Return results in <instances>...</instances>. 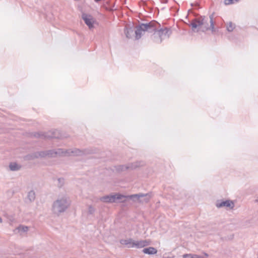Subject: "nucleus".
<instances>
[{"label": "nucleus", "instance_id": "nucleus-19", "mask_svg": "<svg viewBox=\"0 0 258 258\" xmlns=\"http://www.w3.org/2000/svg\"><path fill=\"white\" fill-rule=\"evenodd\" d=\"M35 192L34 190H30L27 195V200L30 203L33 202L35 199Z\"/></svg>", "mask_w": 258, "mask_h": 258}, {"label": "nucleus", "instance_id": "nucleus-1", "mask_svg": "<svg viewBox=\"0 0 258 258\" xmlns=\"http://www.w3.org/2000/svg\"><path fill=\"white\" fill-rule=\"evenodd\" d=\"M160 24L155 20H152L148 23H141L136 27V30L135 31L136 39H139L142 37V31H147L149 33L154 32V37L158 36L160 38L157 42L161 43L162 39L169 37L171 31L167 27L160 28Z\"/></svg>", "mask_w": 258, "mask_h": 258}, {"label": "nucleus", "instance_id": "nucleus-11", "mask_svg": "<svg viewBox=\"0 0 258 258\" xmlns=\"http://www.w3.org/2000/svg\"><path fill=\"white\" fill-rule=\"evenodd\" d=\"M203 16H200L198 18H196L192 20V22L189 24V26L192 27V30L198 28V27L201 26L203 24Z\"/></svg>", "mask_w": 258, "mask_h": 258}, {"label": "nucleus", "instance_id": "nucleus-7", "mask_svg": "<svg viewBox=\"0 0 258 258\" xmlns=\"http://www.w3.org/2000/svg\"><path fill=\"white\" fill-rule=\"evenodd\" d=\"M64 151H69V153H64V156H70L74 155L75 156H82L89 153L88 150H80L79 149L75 148L74 149L64 150Z\"/></svg>", "mask_w": 258, "mask_h": 258}, {"label": "nucleus", "instance_id": "nucleus-3", "mask_svg": "<svg viewBox=\"0 0 258 258\" xmlns=\"http://www.w3.org/2000/svg\"><path fill=\"white\" fill-rule=\"evenodd\" d=\"M152 193L149 192L145 194L140 193L138 194L131 195L126 197L124 196V198L129 199L134 202H139L140 203L145 202L147 203L150 201Z\"/></svg>", "mask_w": 258, "mask_h": 258}, {"label": "nucleus", "instance_id": "nucleus-25", "mask_svg": "<svg viewBox=\"0 0 258 258\" xmlns=\"http://www.w3.org/2000/svg\"><path fill=\"white\" fill-rule=\"evenodd\" d=\"M58 186L61 187L64 184V179L63 178H59L57 179Z\"/></svg>", "mask_w": 258, "mask_h": 258}, {"label": "nucleus", "instance_id": "nucleus-18", "mask_svg": "<svg viewBox=\"0 0 258 258\" xmlns=\"http://www.w3.org/2000/svg\"><path fill=\"white\" fill-rule=\"evenodd\" d=\"M37 152H34L29 154L24 157L25 160H32L38 158Z\"/></svg>", "mask_w": 258, "mask_h": 258}, {"label": "nucleus", "instance_id": "nucleus-24", "mask_svg": "<svg viewBox=\"0 0 258 258\" xmlns=\"http://www.w3.org/2000/svg\"><path fill=\"white\" fill-rule=\"evenodd\" d=\"M239 0H225L224 4L226 5H229L234 4L235 2H238Z\"/></svg>", "mask_w": 258, "mask_h": 258}, {"label": "nucleus", "instance_id": "nucleus-2", "mask_svg": "<svg viewBox=\"0 0 258 258\" xmlns=\"http://www.w3.org/2000/svg\"><path fill=\"white\" fill-rule=\"evenodd\" d=\"M70 205V202L66 197H62L54 201L52 205V211L54 214H59L64 212Z\"/></svg>", "mask_w": 258, "mask_h": 258}, {"label": "nucleus", "instance_id": "nucleus-28", "mask_svg": "<svg viewBox=\"0 0 258 258\" xmlns=\"http://www.w3.org/2000/svg\"><path fill=\"white\" fill-rule=\"evenodd\" d=\"M163 258H173L172 256L164 257Z\"/></svg>", "mask_w": 258, "mask_h": 258}, {"label": "nucleus", "instance_id": "nucleus-30", "mask_svg": "<svg viewBox=\"0 0 258 258\" xmlns=\"http://www.w3.org/2000/svg\"><path fill=\"white\" fill-rule=\"evenodd\" d=\"M255 202L258 203V198L255 200Z\"/></svg>", "mask_w": 258, "mask_h": 258}, {"label": "nucleus", "instance_id": "nucleus-29", "mask_svg": "<svg viewBox=\"0 0 258 258\" xmlns=\"http://www.w3.org/2000/svg\"><path fill=\"white\" fill-rule=\"evenodd\" d=\"M3 222V219L2 218L0 217V223H2Z\"/></svg>", "mask_w": 258, "mask_h": 258}, {"label": "nucleus", "instance_id": "nucleus-10", "mask_svg": "<svg viewBox=\"0 0 258 258\" xmlns=\"http://www.w3.org/2000/svg\"><path fill=\"white\" fill-rule=\"evenodd\" d=\"M82 18L90 29L94 27V19L92 16L83 13Z\"/></svg>", "mask_w": 258, "mask_h": 258}, {"label": "nucleus", "instance_id": "nucleus-27", "mask_svg": "<svg viewBox=\"0 0 258 258\" xmlns=\"http://www.w3.org/2000/svg\"><path fill=\"white\" fill-rule=\"evenodd\" d=\"M183 258H195V255L191 254H185L183 255Z\"/></svg>", "mask_w": 258, "mask_h": 258}, {"label": "nucleus", "instance_id": "nucleus-15", "mask_svg": "<svg viewBox=\"0 0 258 258\" xmlns=\"http://www.w3.org/2000/svg\"><path fill=\"white\" fill-rule=\"evenodd\" d=\"M143 252L145 254H154L157 252V250L153 247H149L144 248L143 249Z\"/></svg>", "mask_w": 258, "mask_h": 258}, {"label": "nucleus", "instance_id": "nucleus-21", "mask_svg": "<svg viewBox=\"0 0 258 258\" xmlns=\"http://www.w3.org/2000/svg\"><path fill=\"white\" fill-rule=\"evenodd\" d=\"M18 232L22 234L23 233L26 232L28 230V227L25 226H20L17 228Z\"/></svg>", "mask_w": 258, "mask_h": 258}, {"label": "nucleus", "instance_id": "nucleus-31", "mask_svg": "<svg viewBox=\"0 0 258 258\" xmlns=\"http://www.w3.org/2000/svg\"><path fill=\"white\" fill-rule=\"evenodd\" d=\"M165 3H167L168 0H165Z\"/></svg>", "mask_w": 258, "mask_h": 258}, {"label": "nucleus", "instance_id": "nucleus-26", "mask_svg": "<svg viewBox=\"0 0 258 258\" xmlns=\"http://www.w3.org/2000/svg\"><path fill=\"white\" fill-rule=\"evenodd\" d=\"M95 211V209L92 206H89V207H88V214H89L90 215H92V214H94Z\"/></svg>", "mask_w": 258, "mask_h": 258}, {"label": "nucleus", "instance_id": "nucleus-16", "mask_svg": "<svg viewBox=\"0 0 258 258\" xmlns=\"http://www.w3.org/2000/svg\"><path fill=\"white\" fill-rule=\"evenodd\" d=\"M128 165L130 169L133 170L138 167L143 166L144 165V162L143 161H136L134 163H129Z\"/></svg>", "mask_w": 258, "mask_h": 258}, {"label": "nucleus", "instance_id": "nucleus-8", "mask_svg": "<svg viewBox=\"0 0 258 258\" xmlns=\"http://www.w3.org/2000/svg\"><path fill=\"white\" fill-rule=\"evenodd\" d=\"M216 206L218 208L222 207L229 208L230 209H233L234 207V203L232 201L227 200L225 201L217 200L216 203Z\"/></svg>", "mask_w": 258, "mask_h": 258}, {"label": "nucleus", "instance_id": "nucleus-6", "mask_svg": "<svg viewBox=\"0 0 258 258\" xmlns=\"http://www.w3.org/2000/svg\"><path fill=\"white\" fill-rule=\"evenodd\" d=\"M203 24L202 25V31L203 32H205L209 29H211L213 32H214V22L213 21V15H211L210 16V27H209V23H208V18L206 17L205 16H203Z\"/></svg>", "mask_w": 258, "mask_h": 258}, {"label": "nucleus", "instance_id": "nucleus-4", "mask_svg": "<svg viewBox=\"0 0 258 258\" xmlns=\"http://www.w3.org/2000/svg\"><path fill=\"white\" fill-rule=\"evenodd\" d=\"M46 156L48 158H55L57 156H64V153H69V151H64V149L58 148L56 149L46 150Z\"/></svg>", "mask_w": 258, "mask_h": 258}, {"label": "nucleus", "instance_id": "nucleus-17", "mask_svg": "<svg viewBox=\"0 0 258 258\" xmlns=\"http://www.w3.org/2000/svg\"><path fill=\"white\" fill-rule=\"evenodd\" d=\"M9 168L11 171H18L21 169V166L16 162H11L10 163Z\"/></svg>", "mask_w": 258, "mask_h": 258}, {"label": "nucleus", "instance_id": "nucleus-23", "mask_svg": "<svg viewBox=\"0 0 258 258\" xmlns=\"http://www.w3.org/2000/svg\"><path fill=\"white\" fill-rule=\"evenodd\" d=\"M37 152V155H38V158H45L46 156V152L45 151H41Z\"/></svg>", "mask_w": 258, "mask_h": 258}, {"label": "nucleus", "instance_id": "nucleus-13", "mask_svg": "<svg viewBox=\"0 0 258 258\" xmlns=\"http://www.w3.org/2000/svg\"><path fill=\"white\" fill-rule=\"evenodd\" d=\"M124 32L126 38H131L134 33L133 26H126L124 28Z\"/></svg>", "mask_w": 258, "mask_h": 258}, {"label": "nucleus", "instance_id": "nucleus-12", "mask_svg": "<svg viewBox=\"0 0 258 258\" xmlns=\"http://www.w3.org/2000/svg\"><path fill=\"white\" fill-rule=\"evenodd\" d=\"M150 244V243L147 240H141L140 241L134 240V247L140 248L144 247Z\"/></svg>", "mask_w": 258, "mask_h": 258}, {"label": "nucleus", "instance_id": "nucleus-9", "mask_svg": "<svg viewBox=\"0 0 258 258\" xmlns=\"http://www.w3.org/2000/svg\"><path fill=\"white\" fill-rule=\"evenodd\" d=\"M34 136L36 138L43 139H50L51 138H58L53 133H35Z\"/></svg>", "mask_w": 258, "mask_h": 258}, {"label": "nucleus", "instance_id": "nucleus-20", "mask_svg": "<svg viewBox=\"0 0 258 258\" xmlns=\"http://www.w3.org/2000/svg\"><path fill=\"white\" fill-rule=\"evenodd\" d=\"M116 170L118 171H123L130 169L128 164L127 165H121L116 167Z\"/></svg>", "mask_w": 258, "mask_h": 258}, {"label": "nucleus", "instance_id": "nucleus-22", "mask_svg": "<svg viewBox=\"0 0 258 258\" xmlns=\"http://www.w3.org/2000/svg\"><path fill=\"white\" fill-rule=\"evenodd\" d=\"M235 28V25L231 22H229L227 25V30L229 32H232Z\"/></svg>", "mask_w": 258, "mask_h": 258}, {"label": "nucleus", "instance_id": "nucleus-5", "mask_svg": "<svg viewBox=\"0 0 258 258\" xmlns=\"http://www.w3.org/2000/svg\"><path fill=\"white\" fill-rule=\"evenodd\" d=\"M124 196L120 194H116L114 195H107L100 198V200L104 203H114L116 200H120Z\"/></svg>", "mask_w": 258, "mask_h": 258}, {"label": "nucleus", "instance_id": "nucleus-14", "mask_svg": "<svg viewBox=\"0 0 258 258\" xmlns=\"http://www.w3.org/2000/svg\"><path fill=\"white\" fill-rule=\"evenodd\" d=\"M120 243L122 245H125L128 248H133L134 240L132 238H128L126 239H121L120 240Z\"/></svg>", "mask_w": 258, "mask_h": 258}]
</instances>
